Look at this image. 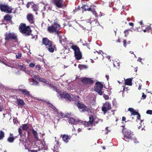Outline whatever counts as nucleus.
I'll return each mask as SVG.
<instances>
[{
	"label": "nucleus",
	"mask_w": 152,
	"mask_h": 152,
	"mask_svg": "<svg viewBox=\"0 0 152 152\" xmlns=\"http://www.w3.org/2000/svg\"><path fill=\"white\" fill-rule=\"evenodd\" d=\"M48 85L50 88H53L54 90L56 91L58 93H60V94L58 96L59 98H61L62 99H64L67 101H70L72 100L73 96L72 94H69L66 93H64L62 94H61L60 93V90L58 89L56 87L53 86V84H50Z\"/></svg>",
	"instance_id": "f257e3e1"
},
{
	"label": "nucleus",
	"mask_w": 152,
	"mask_h": 152,
	"mask_svg": "<svg viewBox=\"0 0 152 152\" xmlns=\"http://www.w3.org/2000/svg\"><path fill=\"white\" fill-rule=\"evenodd\" d=\"M60 28V25L56 21L51 25L48 26L47 31L50 33H55L57 34L60 31H58Z\"/></svg>",
	"instance_id": "f03ea898"
},
{
	"label": "nucleus",
	"mask_w": 152,
	"mask_h": 152,
	"mask_svg": "<svg viewBox=\"0 0 152 152\" xmlns=\"http://www.w3.org/2000/svg\"><path fill=\"white\" fill-rule=\"evenodd\" d=\"M42 41L43 44L45 45L46 48L49 52H54L56 47L54 45H52L51 41L48 38H45L43 39Z\"/></svg>",
	"instance_id": "7ed1b4c3"
},
{
	"label": "nucleus",
	"mask_w": 152,
	"mask_h": 152,
	"mask_svg": "<svg viewBox=\"0 0 152 152\" xmlns=\"http://www.w3.org/2000/svg\"><path fill=\"white\" fill-rule=\"evenodd\" d=\"M20 31L25 35H29L31 32V30L29 26H26L25 24L21 23L19 26Z\"/></svg>",
	"instance_id": "20e7f679"
},
{
	"label": "nucleus",
	"mask_w": 152,
	"mask_h": 152,
	"mask_svg": "<svg viewBox=\"0 0 152 152\" xmlns=\"http://www.w3.org/2000/svg\"><path fill=\"white\" fill-rule=\"evenodd\" d=\"M122 132L125 140L128 141L132 139L133 132H132L130 130L126 128L124 129Z\"/></svg>",
	"instance_id": "39448f33"
},
{
	"label": "nucleus",
	"mask_w": 152,
	"mask_h": 152,
	"mask_svg": "<svg viewBox=\"0 0 152 152\" xmlns=\"http://www.w3.org/2000/svg\"><path fill=\"white\" fill-rule=\"evenodd\" d=\"M71 47L74 51L75 56V58L77 60L81 59L82 58V54L80 51L79 47L75 45H72Z\"/></svg>",
	"instance_id": "423d86ee"
},
{
	"label": "nucleus",
	"mask_w": 152,
	"mask_h": 152,
	"mask_svg": "<svg viewBox=\"0 0 152 152\" xmlns=\"http://www.w3.org/2000/svg\"><path fill=\"white\" fill-rule=\"evenodd\" d=\"M0 9L1 11L7 13H11L12 10L11 7L5 4L0 3Z\"/></svg>",
	"instance_id": "0eeeda50"
},
{
	"label": "nucleus",
	"mask_w": 152,
	"mask_h": 152,
	"mask_svg": "<svg viewBox=\"0 0 152 152\" xmlns=\"http://www.w3.org/2000/svg\"><path fill=\"white\" fill-rule=\"evenodd\" d=\"M75 104L79 110L81 112H84L86 111H89L90 110L89 108L85 105L79 102H75Z\"/></svg>",
	"instance_id": "6e6552de"
},
{
	"label": "nucleus",
	"mask_w": 152,
	"mask_h": 152,
	"mask_svg": "<svg viewBox=\"0 0 152 152\" xmlns=\"http://www.w3.org/2000/svg\"><path fill=\"white\" fill-rule=\"evenodd\" d=\"M5 39L6 40L10 39H14L17 38V36L13 33L6 32L4 34Z\"/></svg>",
	"instance_id": "1a4fd4ad"
},
{
	"label": "nucleus",
	"mask_w": 152,
	"mask_h": 152,
	"mask_svg": "<svg viewBox=\"0 0 152 152\" xmlns=\"http://www.w3.org/2000/svg\"><path fill=\"white\" fill-rule=\"evenodd\" d=\"M95 87V91L100 95H102V90L103 88V85L99 82H97L96 83Z\"/></svg>",
	"instance_id": "9d476101"
},
{
	"label": "nucleus",
	"mask_w": 152,
	"mask_h": 152,
	"mask_svg": "<svg viewBox=\"0 0 152 152\" xmlns=\"http://www.w3.org/2000/svg\"><path fill=\"white\" fill-rule=\"evenodd\" d=\"M111 108V104L108 102H106L104 104L102 107V110L105 114L106 112Z\"/></svg>",
	"instance_id": "9b49d317"
},
{
	"label": "nucleus",
	"mask_w": 152,
	"mask_h": 152,
	"mask_svg": "<svg viewBox=\"0 0 152 152\" xmlns=\"http://www.w3.org/2000/svg\"><path fill=\"white\" fill-rule=\"evenodd\" d=\"M128 110L130 111L131 113V116L134 115H137V119L136 121H137V120H140V114L138 113V112L136 111L135 110L132 108H129L128 109Z\"/></svg>",
	"instance_id": "f8f14e48"
},
{
	"label": "nucleus",
	"mask_w": 152,
	"mask_h": 152,
	"mask_svg": "<svg viewBox=\"0 0 152 152\" xmlns=\"http://www.w3.org/2000/svg\"><path fill=\"white\" fill-rule=\"evenodd\" d=\"M89 121L88 122L84 121L83 123L85 126H88L92 125L93 124L94 119L92 116L91 115L89 118Z\"/></svg>",
	"instance_id": "ddd939ff"
},
{
	"label": "nucleus",
	"mask_w": 152,
	"mask_h": 152,
	"mask_svg": "<svg viewBox=\"0 0 152 152\" xmlns=\"http://www.w3.org/2000/svg\"><path fill=\"white\" fill-rule=\"evenodd\" d=\"M47 102L49 104V106L50 107H51L52 109H53L55 111V113L56 114H57L56 115L57 116H58L59 117H60L61 116L62 117H64L63 113H58L57 110L55 108V107L53 106V105L52 104L50 103L49 101L48 102Z\"/></svg>",
	"instance_id": "4468645a"
},
{
	"label": "nucleus",
	"mask_w": 152,
	"mask_h": 152,
	"mask_svg": "<svg viewBox=\"0 0 152 152\" xmlns=\"http://www.w3.org/2000/svg\"><path fill=\"white\" fill-rule=\"evenodd\" d=\"M86 22L88 23H89L90 25L93 26H98L99 25V22H97V20L94 19L90 18V19H88L86 20Z\"/></svg>",
	"instance_id": "2eb2a0df"
},
{
	"label": "nucleus",
	"mask_w": 152,
	"mask_h": 152,
	"mask_svg": "<svg viewBox=\"0 0 152 152\" xmlns=\"http://www.w3.org/2000/svg\"><path fill=\"white\" fill-rule=\"evenodd\" d=\"M54 4L58 7L61 8L63 6V0H52Z\"/></svg>",
	"instance_id": "dca6fc26"
},
{
	"label": "nucleus",
	"mask_w": 152,
	"mask_h": 152,
	"mask_svg": "<svg viewBox=\"0 0 152 152\" xmlns=\"http://www.w3.org/2000/svg\"><path fill=\"white\" fill-rule=\"evenodd\" d=\"M18 91L19 92H22L23 95L27 97H31L32 96L29 93L30 92L26 89H19Z\"/></svg>",
	"instance_id": "f3484780"
},
{
	"label": "nucleus",
	"mask_w": 152,
	"mask_h": 152,
	"mask_svg": "<svg viewBox=\"0 0 152 152\" xmlns=\"http://www.w3.org/2000/svg\"><path fill=\"white\" fill-rule=\"evenodd\" d=\"M61 32L58 33L57 35L59 37L60 43L62 44V42H66V39L64 35H61Z\"/></svg>",
	"instance_id": "a211bd4d"
},
{
	"label": "nucleus",
	"mask_w": 152,
	"mask_h": 152,
	"mask_svg": "<svg viewBox=\"0 0 152 152\" xmlns=\"http://www.w3.org/2000/svg\"><path fill=\"white\" fill-rule=\"evenodd\" d=\"M82 83L84 84H92L93 83V81L90 78H85L81 80Z\"/></svg>",
	"instance_id": "6ab92c4d"
},
{
	"label": "nucleus",
	"mask_w": 152,
	"mask_h": 152,
	"mask_svg": "<svg viewBox=\"0 0 152 152\" xmlns=\"http://www.w3.org/2000/svg\"><path fill=\"white\" fill-rule=\"evenodd\" d=\"M27 18L29 22L31 23H33L34 22V18L32 14H28L27 16Z\"/></svg>",
	"instance_id": "aec40b11"
},
{
	"label": "nucleus",
	"mask_w": 152,
	"mask_h": 152,
	"mask_svg": "<svg viewBox=\"0 0 152 152\" xmlns=\"http://www.w3.org/2000/svg\"><path fill=\"white\" fill-rule=\"evenodd\" d=\"M62 137L63 139V140L65 142H68L69 140L70 139V137L67 134H64L63 135Z\"/></svg>",
	"instance_id": "412c9836"
},
{
	"label": "nucleus",
	"mask_w": 152,
	"mask_h": 152,
	"mask_svg": "<svg viewBox=\"0 0 152 152\" xmlns=\"http://www.w3.org/2000/svg\"><path fill=\"white\" fill-rule=\"evenodd\" d=\"M16 103L19 105L23 106L25 105V103L23 100L22 99H17Z\"/></svg>",
	"instance_id": "4be33fe9"
},
{
	"label": "nucleus",
	"mask_w": 152,
	"mask_h": 152,
	"mask_svg": "<svg viewBox=\"0 0 152 152\" xmlns=\"http://www.w3.org/2000/svg\"><path fill=\"white\" fill-rule=\"evenodd\" d=\"M15 61L14 60L9 61L5 63V65L9 66L12 67L11 66H14Z\"/></svg>",
	"instance_id": "5701e85b"
},
{
	"label": "nucleus",
	"mask_w": 152,
	"mask_h": 152,
	"mask_svg": "<svg viewBox=\"0 0 152 152\" xmlns=\"http://www.w3.org/2000/svg\"><path fill=\"white\" fill-rule=\"evenodd\" d=\"M29 83L31 85L37 86L38 84L37 81L33 79H30L29 80Z\"/></svg>",
	"instance_id": "b1692460"
},
{
	"label": "nucleus",
	"mask_w": 152,
	"mask_h": 152,
	"mask_svg": "<svg viewBox=\"0 0 152 152\" xmlns=\"http://www.w3.org/2000/svg\"><path fill=\"white\" fill-rule=\"evenodd\" d=\"M82 8L84 11H89L91 10V7L87 5H83L82 7Z\"/></svg>",
	"instance_id": "393cba45"
},
{
	"label": "nucleus",
	"mask_w": 152,
	"mask_h": 152,
	"mask_svg": "<svg viewBox=\"0 0 152 152\" xmlns=\"http://www.w3.org/2000/svg\"><path fill=\"white\" fill-rule=\"evenodd\" d=\"M125 84L130 86H132V79L129 78L125 80Z\"/></svg>",
	"instance_id": "a878e982"
},
{
	"label": "nucleus",
	"mask_w": 152,
	"mask_h": 152,
	"mask_svg": "<svg viewBox=\"0 0 152 152\" xmlns=\"http://www.w3.org/2000/svg\"><path fill=\"white\" fill-rule=\"evenodd\" d=\"M27 74L31 75L32 77H33L34 75H35L36 72L32 70L27 71L26 72Z\"/></svg>",
	"instance_id": "bb28decb"
},
{
	"label": "nucleus",
	"mask_w": 152,
	"mask_h": 152,
	"mask_svg": "<svg viewBox=\"0 0 152 152\" xmlns=\"http://www.w3.org/2000/svg\"><path fill=\"white\" fill-rule=\"evenodd\" d=\"M9 53H11L12 51H14L16 50V48L15 46L13 45H11L9 48L8 49Z\"/></svg>",
	"instance_id": "cd10ccee"
},
{
	"label": "nucleus",
	"mask_w": 152,
	"mask_h": 152,
	"mask_svg": "<svg viewBox=\"0 0 152 152\" xmlns=\"http://www.w3.org/2000/svg\"><path fill=\"white\" fill-rule=\"evenodd\" d=\"M19 68L20 69L23 71L26 72V67L25 65L22 64V65H18Z\"/></svg>",
	"instance_id": "c85d7f7f"
},
{
	"label": "nucleus",
	"mask_w": 152,
	"mask_h": 152,
	"mask_svg": "<svg viewBox=\"0 0 152 152\" xmlns=\"http://www.w3.org/2000/svg\"><path fill=\"white\" fill-rule=\"evenodd\" d=\"M11 18V16L8 14L6 15L4 17V19L7 21H10Z\"/></svg>",
	"instance_id": "c756f323"
},
{
	"label": "nucleus",
	"mask_w": 152,
	"mask_h": 152,
	"mask_svg": "<svg viewBox=\"0 0 152 152\" xmlns=\"http://www.w3.org/2000/svg\"><path fill=\"white\" fill-rule=\"evenodd\" d=\"M69 123L71 124H73L74 123L76 124L77 123L76 121H75L74 118H70L69 119Z\"/></svg>",
	"instance_id": "7c9ffc66"
},
{
	"label": "nucleus",
	"mask_w": 152,
	"mask_h": 152,
	"mask_svg": "<svg viewBox=\"0 0 152 152\" xmlns=\"http://www.w3.org/2000/svg\"><path fill=\"white\" fill-rule=\"evenodd\" d=\"M78 67L80 70H82L83 69H86L87 68V66L81 64H79L78 66Z\"/></svg>",
	"instance_id": "2f4dec72"
},
{
	"label": "nucleus",
	"mask_w": 152,
	"mask_h": 152,
	"mask_svg": "<svg viewBox=\"0 0 152 152\" xmlns=\"http://www.w3.org/2000/svg\"><path fill=\"white\" fill-rule=\"evenodd\" d=\"M21 127L23 130H26L28 128V127L26 124H22L21 126Z\"/></svg>",
	"instance_id": "473e14b6"
},
{
	"label": "nucleus",
	"mask_w": 152,
	"mask_h": 152,
	"mask_svg": "<svg viewBox=\"0 0 152 152\" xmlns=\"http://www.w3.org/2000/svg\"><path fill=\"white\" fill-rule=\"evenodd\" d=\"M39 81L41 82H42L46 84H49V82L47 81L44 78H41L39 79Z\"/></svg>",
	"instance_id": "72a5a7b5"
},
{
	"label": "nucleus",
	"mask_w": 152,
	"mask_h": 152,
	"mask_svg": "<svg viewBox=\"0 0 152 152\" xmlns=\"http://www.w3.org/2000/svg\"><path fill=\"white\" fill-rule=\"evenodd\" d=\"M4 137V133L2 131H0V140H2Z\"/></svg>",
	"instance_id": "f704fd0d"
},
{
	"label": "nucleus",
	"mask_w": 152,
	"mask_h": 152,
	"mask_svg": "<svg viewBox=\"0 0 152 152\" xmlns=\"http://www.w3.org/2000/svg\"><path fill=\"white\" fill-rule=\"evenodd\" d=\"M32 132V134L34 136V137L37 139H38V135H37V132L36 131H35L34 130H33Z\"/></svg>",
	"instance_id": "c9c22d12"
},
{
	"label": "nucleus",
	"mask_w": 152,
	"mask_h": 152,
	"mask_svg": "<svg viewBox=\"0 0 152 152\" xmlns=\"http://www.w3.org/2000/svg\"><path fill=\"white\" fill-rule=\"evenodd\" d=\"M15 138L14 137H10L8 138L7 140L10 142H13Z\"/></svg>",
	"instance_id": "e433bc0d"
},
{
	"label": "nucleus",
	"mask_w": 152,
	"mask_h": 152,
	"mask_svg": "<svg viewBox=\"0 0 152 152\" xmlns=\"http://www.w3.org/2000/svg\"><path fill=\"white\" fill-rule=\"evenodd\" d=\"M102 120L101 119H97L95 121L94 123V125H95L96 124H97L99 122H102Z\"/></svg>",
	"instance_id": "4c0bfd02"
},
{
	"label": "nucleus",
	"mask_w": 152,
	"mask_h": 152,
	"mask_svg": "<svg viewBox=\"0 0 152 152\" xmlns=\"http://www.w3.org/2000/svg\"><path fill=\"white\" fill-rule=\"evenodd\" d=\"M129 31H132V30H131L129 29H126L124 31V33L125 34V37H126L128 34Z\"/></svg>",
	"instance_id": "58836bf2"
},
{
	"label": "nucleus",
	"mask_w": 152,
	"mask_h": 152,
	"mask_svg": "<svg viewBox=\"0 0 152 152\" xmlns=\"http://www.w3.org/2000/svg\"><path fill=\"white\" fill-rule=\"evenodd\" d=\"M53 152H58V147L57 146L55 145L53 148Z\"/></svg>",
	"instance_id": "ea45409f"
},
{
	"label": "nucleus",
	"mask_w": 152,
	"mask_h": 152,
	"mask_svg": "<svg viewBox=\"0 0 152 152\" xmlns=\"http://www.w3.org/2000/svg\"><path fill=\"white\" fill-rule=\"evenodd\" d=\"M22 56V54L20 52L17 53L16 55V56L17 58L20 59V58Z\"/></svg>",
	"instance_id": "a19ab883"
},
{
	"label": "nucleus",
	"mask_w": 152,
	"mask_h": 152,
	"mask_svg": "<svg viewBox=\"0 0 152 152\" xmlns=\"http://www.w3.org/2000/svg\"><path fill=\"white\" fill-rule=\"evenodd\" d=\"M113 66L114 67H117V66H119L120 64L119 62H117L116 61H114L113 63Z\"/></svg>",
	"instance_id": "79ce46f5"
},
{
	"label": "nucleus",
	"mask_w": 152,
	"mask_h": 152,
	"mask_svg": "<svg viewBox=\"0 0 152 152\" xmlns=\"http://www.w3.org/2000/svg\"><path fill=\"white\" fill-rule=\"evenodd\" d=\"M44 10H49L50 9V6L48 4H46L44 7Z\"/></svg>",
	"instance_id": "37998d69"
},
{
	"label": "nucleus",
	"mask_w": 152,
	"mask_h": 152,
	"mask_svg": "<svg viewBox=\"0 0 152 152\" xmlns=\"http://www.w3.org/2000/svg\"><path fill=\"white\" fill-rule=\"evenodd\" d=\"M33 10L34 11H36L37 10V6L36 5L34 4L32 7Z\"/></svg>",
	"instance_id": "c03bdc74"
},
{
	"label": "nucleus",
	"mask_w": 152,
	"mask_h": 152,
	"mask_svg": "<svg viewBox=\"0 0 152 152\" xmlns=\"http://www.w3.org/2000/svg\"><path fill=\"white\" fill-rule=\"evenodd\" d=\"M18 132L19 133V134L20 135V136H21L23 134V133L22 129L21 128H19L18 129Z\"/></svg>",
	"instance_id": "a18cd8bd"
},
{
	"label": "nucleus",
	"mask_w": 152,
	"mask_h": 152,
	"mask_svg": "<svg viewBox=\"0 0 152 152\" xmlns=\"http://www.w3.org/2000/svg\"><path fill=\"white\" fill-rule=\"evenodd\" d=\"M93 13L96 16H98L97 14L96 13V12L94 11V10H91Z\"/></svg>",
	"instance_id": "49530a36"
},
{
	"label": "nucleus",
	"mask_w": 152,
	"mask_h": 152,
	"mask_svg": "<svg viewBox=\"0 0 152 152\" xmlns=\"http://www.w3.org/2000/svg\"><path fill=\"white\" fill-rule=\"evenodd\" d=\"M35 68L37 70H39L41 69V66L39 65H37L36 66Z\"/></svg>",
	"instance_id": "de8ad7c7"
},
{
	"label": "nucleus",
	"mask_w": 152,
	"mask_h": 152,
	"mask_svg": "<svg viewBox=\"0 0 152 152\" xmlns=\"http://www.w3.org/2000/svg\"><path fill=\"white\" fill-rule=\"evenodd\" d=\"M146 113L150 115L152 114V110H148L146 111Z\"/></svg>",
	"instance_id": "09e8293b"
},
{
	"label": "nucleus",
	"mask_w": 152,
	"mask_h": 152,
	"mask_svg": "<svg viewBox=\"0 0 152 152\" xmlns=\"http://www.w3.org/2000/svg\"><path fill=\"white\" fill-rule=\"evenodd\" d=\"M35 64L33 63H31L29 64V66L30 67L33 68L35 66Z\"/></svg>",
	"instance_id": "8fccbe9b"
},
{
	"label": "nucleus",
	"mask_w": 152,
	"mask_h": 152,
	"mask_svg": "<svg viewBox=\"0 0 152 152\" xmlns=\"http://www.w3.org/2000/svg\"><path fill=\"white\" fill-rule=\"evenodd\" d=\"M103 97L105 100H108L109 99V97L107 95H104Z\"/></svg>",
	"instance_id": "3c124183"
},
{
	"label": "nucleus",
	"mask_w": 152,
	"mask_h": 152,
	"mask_svg": "<svg viewBox=\"0 0 152 152\" xmlns=\"http://www.w3.org/2000/svg\"><path fill=\"white\" fill-rule=\"evenodd\" d=\"M96 52L97 53L99 54H101V55H103L104 54L102 51L101 50H100L99 51H96Z\"/></svg>",
	"instance_id": "603ef678"
},
{
	"label": "nucleus",
	"mask_w": 152,
	"mask_h": 152,
	"mask_svg": "<svg viewBox=\"0 0 152 152\" xmlns=\"http://www.w3.org/2000/svg\"><path fill=\"white\" fill-rule=\"evenodd\" d=\"M4 110V108L2 105H0V111H1Z\"/></svg>",
	"instance_id": "864d4df0"
},
{
	"label": "nucleus",
	"mask_w": 152,
	"mask_h": 152,
	"mask_svg": "<svg viewBox=\"0 0 152 152\" xmlns=\"http://www.w3.org/2000/svg\"><path fill=\"white\" fill-rule=\"evenodd\" d=\"M33 77H34L35 79H39V78H40L38 76H36L35 75H34Z\"/></svg>",
	"instance_id": "5fc2aeb1"
},
{
	"label": "nucleus",
	"mask_w": 152,
	"mask_h": 152,
	"mask_svg": "<svg viewBox=\"0 0 152 152\" xmlns=\"http://www.w3.org/2000/svg\"><path fill=\"white\" fill-rule=\"evenodd\" d=\"M146 29H147V30L148 31H149V29H150L152 31V28H151V27L150 26H148L146 28Z\"/></svg>",
	"instance_id": "6e6d98bb"
},
{
	"label": "nucleus",
	"mask_w": 152,
	"mask_h": 152,
	"mask_svg": "<svg viewBox=\"0 0 152 152\" xmlns=\"http://www.w3.org/2000/svg\"><path fill=\"white\" fill-rule=\"evenodd\" d=\"M142 60V59L140 58H139L137 60V61H139L140 62H141V64H143V63L141 61Z\"/></svg>",
	"instance_id": "4d7b16f0"
},
{
	"label": "nucleus",
	"mask_w": 152,
	"mask_h": 152,
	"mask_svg": "<svg viewBox=\"0 0 152 152\" xmlns=\"http://www.w3.org/2000/svg\"><path fill=\"white\" fill-rule=\"evenodd\" d=\"M124 45L125 47L126 46V41L125 40H124Z\"/></svg>",
	"instance_id": "13d9d810"
},
{
	"label": "nucleus",
	"mask_w": 152,
	"mask_h": 152,
	"mask_svg": "<svg viewBox=\"0 0 152 152\" xmlns=\"http://www.w3.org/2000/svg\"><path fill=\"white\" fill-rule=\"evenodd\" d=\"M142 97L143 98V99H145L146 97V95H145L144 93H142Z\"/></svg>",
	"instance_id": "bf43d9fd"
},
{
	"label": "nucleus",
	"mask_w": 152,
	"mask_h": 152,
	"mask_svg": "<svg viewBox=\"0 0 152 152\" xmlns=\"http://www.w3.org/2000/svg\"><path fill=\"white\" fill-rule=\"evenodd\" d=\"M133 140L134 141V143H137V142H138L137 141V139L136 138H133Z\"/></svg>",
	"instance_id": "052dcab7"
},
{
	"label": "nucleus",
	"mask_w": 152,
	"mask_h": 152,
	"mask_svg": "<svg viewBox=\"0 0 152 152\" xmlns=\"http://www.w3.org/2000/svg\"><path fill=\"white\" fill-rule=\"evenodd\" d=\"M129 24L130 26H134V23H129Z\"/></svg>",
	"instance_id": "680f3d73"
},
{
	"label": "nucleus",
	"mask_w": 152,
	"mask_h": 152,
	"mask_svg": "<svg viewBox=\"0 0 152 152\" xmlns=\"http://www.w3.org/2000/svg\"><path fill=\"white\" fill-rule=\"evenodd\" d=\"M126 119V118L124 117H123L122 118V120L123 121H125Z\"/></svg>",
	"instance_id": "e2e57ef3"
},
{
	"label": "nucleus",
	"mask_w": 152,
	"mask_h": 152,
	"mask_svg": "<svg viewBox=\"0 0 152 152\" xmlns=\"http://www.w3.org/2000/svg\"><path fill=\"white\" fill-rule=\"evenodd\" d=\"M78 121V123H82V124H83L84 125V124L83 123V121H82L81 120ZM84 121H83V122Z\"/></svg>",
	"instance_id": "0e129e2a"
},
{
	"label": "nucleus",
	"mask_w": 152,
	"mask_h": 152,
	"mask_svg": "<svg viewBox=\"0 0 152 152\" xmlns=\"http://www.w3.org/2000/svg\"><path fill=\"white\" fill-rule=\"evenodd\" d=\"M106 77L107 78V80H108V79L109 78V76L107 75H106Z\"/></svg>",
	"instance_id": "69168bd1"
},
{
	"label": "nucleus",
	"mask_w": 152,
	"mask_h": 152,
	"mask_svg": "<svg viewBox=\"0 0 152 152\" xmlns=\"http://www.w3.org/2000/svg\"><path fill=\"white\" fill-rule=\"evenodd\" d=\"M29 3H28L27 4L26 7L27 8H28L29 7Z\"/></svg>",
	"instance_id": "338daca9"
},
{
	"label": "nucleus",
	"mask_w": 152,
	"mask_h": 152,
	"mask_svg": "<svg viewBox=\"0 0 152 152\" xmlns=\"http://www.w3.org/2000/svg\"><path fill=\"white\" fill-rule=\"evenodd\" d=\"M78 131L79 132H80L81 131V129L80 128H79L78 129Z\"/></svg>",
	"instance_id": "774afa93"
}]
</instances>
